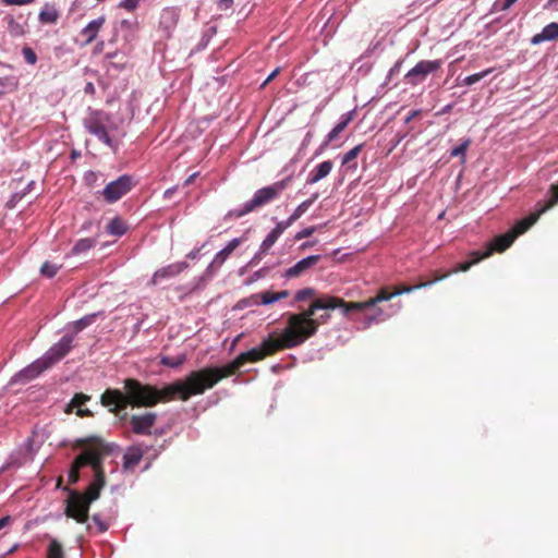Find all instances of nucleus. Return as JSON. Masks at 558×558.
I'll list each match as a JSON object with an SVG mask.
<instances>
[{"label": "nucleus", "instance_id": "obj_17", "mask_svg": "<svg viewBox=\"0 0 558 558\" xmlns=\"http://www.w3.org/2000/svg\"><path fill=\"white\" fill-rule=\"evenodd\" d=\"M320 259V255H311L299 260L295 265L288 268L283 275L284 278H296L302 276L306 270L315 266Z\"/></svg>", "mask_w": 558, "mask_h": 558}, {"label": "nucleus", "instance_id": "obj_45", "mask_svg": "<svg viewBox=\"0 0 558 558\" xmlns=\"http://www.w3.org/2000/svg\"><path fill=\"white\" fill-rule=\"evenodd\" d=\"M93 521L95 522V524L97 525L98 527V532L99 533H104L108 530V524L106 522H104L99 515L95 514L93 515Z\"/></svg>", "mask_w": 558, "mask_h": 558}, {"label": "nucleus", "instance_id": "obj_41", "mask_svg": "<svg viewBox=\"0 0 558 558\" xmlns=\"http://www.w3.org/2000/svg\"><path fill=\"white\" fill-rule=\"evenodd\" d=\"M230 255L231 252L223 247L215 255L211 266L220 267Z\"/></svg>", "mask_w": 558, "mask_h": 558}, {"label": "nucleus", "instance_id": "obj_34", "mask_svg": "<svg viewBox=\"0 0 558 558\" xmlns=\"http://www.w3.org/2000/svg\"><path fill=\"white\" fill-rule=\"evenodd\" d=\"M186 360L184 354L178 356H162L160 363L165 366L177 368L181 366Z\"/></svg>", "mask_w": 558, "mask_h": 558}, {"label": "nucleus", "instance_id": "obj_29", "mask_svg": "<svg viewBox=\"0 0 558 558\" xmlns=\"http://www.w3.org/2000/svg\"><path fill=\"white\" fill-rule=\"evenodd\" d=\"M106 229L109 234L121 236L126 232L128 227L120 217H116L110 220Z\"/></svg>", "mask_w": 558, "mask_h": 558}, {"label": "nucleus", "instance_id": "obj_60", "mask_svg": "<svg viewBox=\"0 0 558 558\" xmlns=\"http://www.w3.org/2000/svg\"><path fill=\"white\" fill-rule=\"evenodd\" d=\"M86 89H88V90H93V89H94L93 84H90V83H89V84L87 85Z\"/></svg>", "mask_w": 558, "mask_h": 558}, {"label": "nucleus", "instance_id": "obj_53", "mask_svg": "<svg viewBox=\"0 0 558 558\" xmlns=\"http://www.w3.org/2000/svg\"><path fill=\"white\" fill-rule=\"evenodd\" d=\"M421 114V111L420 110H412L408 117L405 118V123H409L410 121H412L413 119H415L416 117H418Z\"/></svg>", "mask_w": 558, "mask_h": 558}, {"label": "nucleus", "instance_id": "obj_46", "mask_svg": "<svg viewBox=\"0 0 558 558\" xmlns=\"http://www.w3.org/2000/svg\"><path fill=\"white\" fill-rule=\"evenodd\" d=\"M35 0H1L5 5H26L33 3Z\"/></svg>", "mask_w": 558, "mask_h": 558}, {"label": "nucleus", "instance_id": "obj_43", "mask_svg": "<svg viewBox=\"0 0 558 558\" xmlns=\"http://www.w3.org/2000/svg\"><path fill=\"white\" fill-rule=\"evenodd\" d=\"M293 221H290V218H288L286 221H280L276 225V227L271 230L275 234L280 236L287 228H289Z\"/></svg>", "mask_w": 558, "mask_h": 558}, {"label": "nucleus", "instance_id": "obj_18", "mask_svg": "<svg viewBox=\"0 0 558 558\" xmlns=\"http://www.w3.org/2000/svg\"><path fill=\"white\" fill-rule=\"evenodd\" d=\"M186 267H187V264L185 262L173 263L166 267H162L155 271V274L151 277L150 283L153 286H156L162 279H168V278L179 275Z\"/></svg>", "mask_w": 558, "mask_h": 558}, {"label": "nucleus", "instance_id": "obj_16", "mask_svg": "<svg viewBox=\"0 0 558 558\" xmlns=\"http://www.w3.org/2000/svg\"><path fill=\"white\" fill-rule=\"evenodd\" d=\"M289 294L290 293L288 290H282L279 292H274V291H269V290L262 291V292L252 294L250 296V303L253 305H269L277 301L287 299L289 296Z\"/></svg>", "mask_w": 558, "mask_h": 558}, {"label": "nucleus", "instance_id": "obj_56", "mask_svg": "<svg viewBox=\"0 0 558 558\" xmlns=\"http://www.w3.org/2000/svg\"><path fill=\"white\" fill-rule=\"evenodd\" d=\"M196 177H197V173H196V172H195V173H193V174H191V175L185 180L184 185H185V186L190 185V184L195 180V178H196Z\"/></svg>", "mask_w": 558, "mask_h": 558}, {"label": "nucleus", "instance_id": "obj_37", "mask_svg": "<svg viewBox=\"0 0 558 558\" xmlns=\"http://www.w3.org/2000/svg\"><path fill=\"white\" fill-rule=\"evenodd\" d=\"M493 72V69H487V70H484L480 73H475V74H472V75H469L466 76L463 81H462V85L464 86H471L477 82H480L482 78L486 77L488 74H490Z\"/></svg>", "mask_w": 558, "mask_h": 558}, {"label": "nucleus", "instance_id": "obj_5", "mask_svg": "<svg viewBox=\"0 0 558 558\" xmlns=\"http://www.w3.org/2000/svg\"><path fill=\"white\" fill-rule=\"evenodd\" d=\"M558 204V183L550 186V198L535 213L530 214L527 217L519 220L509 230L512 234H515V239L525 233L541 217L542 214L550 209L553 206Z\"/></svg>", "mask_w": 558, "mask_h": 558}, {"label": "nucleus", "instance_id": "obj_52", "mask_svg": "<svg viewBox=\"0 0 558 558\" xmlns=\"http://www.w3.org/2000/svg\"><path fill=\"white\" fill-rule=\"evenodd\" d=\"M88 324H89V318H87V317L82 318L78 322H76V329L82 330L83 328L88 326Z\"/></svg>", "mask_w": 558, "mask_h": 558}, {"label": "nucleus", "instance_id": "obj_12", "mask_svg": "<svg viewBox=\"0 0 558 558\" xmlns=\"http://www.w3.org/2000/svg\"><path fill=\"white\" fill-rule=\"evenodd\" d=\"M393 296H396V294H393V290L390 291L388 287H384L378 290L375 296L362 302H350V304L347 306L349 310H354V312H363L371 307H375L380 302L389 301Z\"/></svg>", "mask_w": 558, "mask_h": 558}, {"label": "nucleus", "instance_id": "obj_50", "mask_svg": "<svg viewBox=\"0 0 558 558\" xmlns=\"http://www.w3.org/2000/svg\"><path fill=\"white\" fill-rule=\"evenodd\" d=\"M76 415L80 416V417H90L93 416V413L90 410L88 409H77L76 410Z\"/></svg>", "mask_w": 558, "mask_h": 558}, {"label": "nucleus", "instance_id": "obj_58", "mask_svg": "<svg viewBox=\"0 0 558 558\" xmlns=\"http://www.w3.org/2000/svg\"><path fill=\"white\" fill-rule=\"evenodd\" d=\"M556 3H558V0H548V2L545 4V9L551 8Z\"/></svg>", "mask_w": 558, "mask_h": 558}, {"label": "nucleus", "instance_id": "obj_21", "mask_svg": "<svg viewBox=\"0 0 558 558\" xmlns=\"http://www.w3.org/2000/svg\"><path fill=\"white\" fill-rule=\"evenodd\" d=\"M558 39V23L551 22L546 25L541 33L534 35L531 39L533 45H539L543 41Z\"/></svg>", "mask_w": 558, "mask_h": 558}, {"label": "nucleus", "instance_id": "obj_40", "mask_svg": "<svg viewBox=\"0 0 558 558\" xmlns=\"http://www.w3.org/2000/svg\"><path fill=\"white\" fill-rule=\"evenodd\" d=\"M89 399H90V397L87 395L75 393L68 407L81 409L82 405H84Z\"/></svg>", "mask_w": 558, "mask_h": 558}, {"label": "nucleus", "instance_id": "obj_7", "mask_svg": "<svg viewBox=\"0 0 558 558\" xmlns=\"http://www.w3.org/2000/svg\"><path fill=\"white\" fill-rule=\"evenodd\" d=\"M101 463V454L96 450H87L78 454L73 461L69 471V483L75 484L80 478V470L85 465H90L93 471L98 469Z\"/></svg>", "mask_w": 558, "mask_h": 558}, {"label": "nucleus", "instance_id": "obj_47", "mask_svg": "<svg viewBox=\"0 0 558 558\" xmlns=\"http://www.w3.org/2000/svg\"><path fill=\"white\" fill-rule=\"evenodd\" d=\"M314 231H315V227L305 228L296 233L295 239L301 240V239L311 236L314 233Z\"/></svg>", "mask_w": 558, "mask_h": 558}, {"label": "nucleus", "instance_id": "obj_8", "mask_svg": "<svg viewBox=\"0 0 558 558\" xmlns=\"http://www.w3.org/2000/svg\"><path fill=\"white\" fill-rule=\"evenodd\" d=\"M133 186L134 183L132 177L124 174L108 183L102 190L101 194L106 202L112 204L128 194Z\"/></svg>", "mask_w": 558, "mask_h": 558}, {"label": "nucleus", "instance_id": "obj_28", "mask_svg": "<svg viewBox=\"0 0 558 558\" xmlns=\"http://www.w3.org/2000/svg\"><path fill=\"white\" fill-rule=\"evenodd\" d=\"M7 29L12 37H22L25 34V25L17 22L12 15L4 17Z\"/></svg>", "mask_w": 558, "mask_h": 558}, {"label": "nucleus", "instance_id": "obj_2", "mask_svg": "<svg viewBox=\"0 0 558 558\" xmlns=\"http://www.w3.org/2000/svg\"><path fill=\"white\" fill-rule=\"evenodd\" d=\"M303 319L299 315H289L287 327L280 336L269 335L259 347L253 348L246 352L239 354L232 362L221 367H207L214 385H217L221 379L230 377L246 363H255L264 360L267 356L274 355L279 351L292 349L302 344L304 337L310 332L296 331L295 327L302 323Z\"/></svg>", "mask_w": 558, "mask_h": 558}, {"label": "nucleus", "instance_id": "obj_10", "mask_svg": "<svg viewBox=\"0 0 558 558\" xmlns=\"http://www.w3.org/2000/svg\"><path fill=\"white\" fill-rule=\"evenodd\" d=\"M74 337L70 335L63 336L58 343L52 345L43 356L52 367L58 361L64 357L71 350Z\"/></svg>", "mask_w": 558, "mask_h": 558}, {"label": "nucleus", "instance_id": "obj_55", "mask_svg": "<svg viewBox=\"0 0 558 558\" xmlns=\"http://www.w3.org/2000/svg\"><path fill=\"white\" fill-rule=\"evenodd\" d=\"M518 0H505V2L501 5V10H508Z\"/></svg>", "mask_w": 558, "mask_h": 558}, {"label": "nucleus", "instance_id": "obj_61", "mask_svg": "<svg viewBox=\"0 0 558 558\" xmlns=\"http://www.w3.org/2000/svg\"><path fill=\"white\" fill-rule=\"evenodd\" d=\"M377 312V315H381L383 314V311L380 308L376 310Z\"/></svg>", "mask_w": 558, "mask_h": 558}, {"label": "nucleus", "instance_id": "obj_9", "mask_svg": "<svg viewBox=\"0 0 558 558\" xmlns=\"http://www.w3.org/2000/svg\"><path fill=\"white\" fill-rule=\"evenodd\" d=\"M440 68V61L423 60L412 68L407 74L405 80L411 85H417L423 82L426 76Z\"/></svg>", "mask_w": 558, "mask_h": 558}, {"label": "nucleus", "instance_id": "obj_42", "mask_svg": "<svg viewBox=\"0 0 558 558\" xmlns=\"http://www.w3.org/2000/svg\"><path fill=\"white\" fill-rule=\"evenodd\" d=\"M22 54L24 57V60L28 63L34 65L37 62V54L31 47H24L22 49Z\"/></svg>", "mask_w": 558, "mask_h": 558}, {"label": "nucleus", "instance_id": "obj_27", "mask_svg": "<svg viewBox=\"0 0 558 558\" xmlns=\"http://www.w3.org/2000/svg\"><path fill=\"white\" fill-rule=\"evenodd\" d=\"M143 458V450L138 447L130 448L123 457L125 469H134Z\"/></svg>", "mask_w": 558, "mask_h": 558}, {"label": "nucleus", "instance_id": "obj_54", "mask_svg": "<svg viewBox=\"0 0 558 558\" xmlns=\"http://www.w3.org/2000/svg\"><path fill=\"white\" fill-rule=\"evenodd\" d=\"M12 519L10 515H5L0 519V530L8 526L11 523Z\"/></svg>", "mask_w": 558, "mask_h": 558}, {"label": "nucleus", "instance_id": "obj_20", "mask_svg": "<svg viewBox=\"0 0 558 558\" xmlns=\"http://www.w3.org/2000/svg\"><path fill=\"white\" fill-rule=\"evenodd\" d=\"M515 240V234H512L510 231L497 235L493 239V241L489 243L488 248L485 252H490V255L493 252H505L508 247L511 246V244Z\"/></svg>", "mask_w": 558, "mask_h": 558}, {"label": "nucleus", "instance_id": "obj_36", "mask_svg": "<svg viewBox=\"0 0 558 558\" xmlns=\"http://www.w3.org/2000/svg\"><path fill=\"white\" fill-rule=\"evenodd\" d=\"M315 198L306 199L303 203H301L293 211V214L289 217L290 221H296L299 218H301L302 215L306 213V210L310 208V206L314 203Z\"/></svg>", "mask_w": 558, "mask_h": 558}, {"label": "nucleus", "instance_id": "obj_49", "mask_svg": "<svg viewBox=\"0 0 558 558\" xmlns=\"http://www.w3.org/2000/svg\"><path fill=\"white\" fill-rule=\"evenodd\" d=\"M280 72V68L275 69L268 77L265 80V82L262 84V88H264L267 84H269Z\"/></svg>", "mask_w": 558, "mask_h": 558}, {"label": "nucleus", "instance_id": "obj_1", "mask_svg": "<svg viewBox=\"0 0 558 558\" xmlns=\"http://www.w3.org/2000/svg\"><path fill=\"white\" fill-rule=\"evenodd\" d=\"M213 379L207 367L191 372L184 379L177 380L158 389L148 384H142L134 378L124 380V390L106 389L100 402L109 412L119 414L128 405L133 408H151L159 402H169L174 399L187 401L191 397L203 395L214 387Z\"/></svg>", "mask_w": 558, "mask_h": 558}, {"label": "nucleus", "instance_id": "obj_24", "mask_svg": "<svg viewBox=\"0 0 558 558\" xmlns=\"http://www.w3.org/2000/svg\"><path fill=\"white\" fill-rule=\"evenodd\" d=\"M332 167L333 165L330 160L320 162L311 171L307 178V184H315L322 179L326 178L332 170Z\"/></svg>", "mask_w": 558, "mask_h": 558}, {"label": "nucleus", "instance_id": "obj_4", "mask_svg": "<svg viewBox=\"0 0 558 558\" xmlns=\"http://www.w3.org/2000/svg\"><path fill=\"white\" fill-rule=\"evenodd\" d=\"M286 187L287 180L277 181L271 185L262 187L254 193L252 199L246 202L241 209H234L230 215L235 218H241L276 199Z\"/></svg>", "mask_w": 558, "mask_h": 558}, {"label": "nucleus", "instance_id": "obj_3", "mask_svg": "<svg viewBox=\"0 0 558 558\" xmlns=\"http://www.w3.org/2000/svg\"><path fill=\"white\" fill-rule=\"evenodd\" d=\"M350 302H345L343 299L338 296H331V295H324L322 298L315 299L307 310L301 312V313H293L292 315H299L303 319L302 323L298 324L295 327L296 331H304L310 332L308 336L304 337L302 340V343H304L307 339L312 338L316 335L319 325L326 324L330 319L329 313H324L319 317L314 318V314L316 311H329L335 308H341L343 314H350L354 312V310H349L347 305H349Z\"/></svg>", "mask_w": 558, "mask_h": 558}, {"label": "nucleus", "instance_id": "obj_14", "mask_svg": "<svg viewBox=\"0 0 558 558\" xmlns=\"http://www.w3.org/2000/svg\"><path fill=\"white\" fill-rule=\"evenodd\" d=\"M50 368V365L47 363L44 356L37 359L35 362L20 371L14 376V381H29L36 377H38L43 372Z\"/></svg>", "mask_w": 558, "mask_h": 558}, {"label": "nucleus", "instance_id": "obj_48", "mask_svg": "<svg viewBox=\"0 0 558 558\" xmlns=\"http://www.w3.org/2000/svg\"><path fill=\"white\" fill-rule=\"evenodd\" d=\"M241 239L235 238L231 240L225 247L232 253L241 244Z\"/></svg>", "mask_w": 558, "mask_h": 558}, {"label": "nucleus", "instance_id": "obj_44", "mask_svg": "<svg viewBox=\"0 0 558 558\" xmlns=\"http://www.w3.org/2000/svg\"><path fill=\"white\" fill-rule=\"evenodd\" d=\"M138 3H140V0H123L120 3V7L128 11H133L137 8Z\"/></svg>", "mask_w": 558, "mask_h": 558}, {"label": "nucleus", "instance_id": "obj_39", "mask_svg": "<svg viewBox=\"0 0 558 558\" xmlns=\"http://www.w3.org/2000/svg\"><path fill=\"white\" fill-rule=\"evenodd\" d=\"M316 294V291L315 289L313 288H304L302 290H299L296 293H295V301L296 302H303V301H306L307 299H311L313 296H315Z\"/></svg>", "mask_w": 558, "mask_h": 558}, {"label": "nucleus", "instance_id": "obj_19", "mask_svg": "<svg viewBox=\"0 0 558 558\" xmlns=\"http://www.w3.org/2000/svg\"><path fill=\"white\" fill-rule=\"evenodd\" d=\"M106 22V17L102 15V16H99L98 19L96 20H93L92 22H89L80 33V35L84 38V45H89L92 44L100 28L104 26Z\"/></svg>", "mask_w": 558, "mask_h": 558}, {"label": "nucleus", "instance_id": "obj_22", "mask_svg": "<svg viewBox=\"0 0 558 558\" xmlns=\"http://www.w3.org/2000/svg\"><path fill=\"white\" fill-rule=\"evenodd\" d=\"M86 128L88 132L98 137L99 141L108 146H112V140L109 136L106 126L98 120H90L87 122Z\"/></svg>", "mask_w": 558, "mask_h": 558}, {"label": "nucleus", "instance_id": "obj_32", "mask_svg": "<svg viewBox=\"0 0 558 558\" xmlns=\"http://www.w3.org/2000/svg\"><path fill=\"white\" fill-rule=\"evenodd\" d=\"M434 283H435V281H434V279H432V280H427V281H421V282H418L415 286L401 284V286L396 287L393 289V294H396V296H397V295H401L403 293H410V292H412L414 290L426 288V287H429V286H432Z\"/></svg>", "mask_w": 558, "mask_h": 558}, {"label": "nucleus", "instance_id": "obj_31", "mask_svg": "<svg viewBox=\"0 0 558 558\" xmlns=\"http://www.w3.org/2000/svg\"><path fill=\"white\" fill-rule=\"evenodd\" d=\"M363 148V144H359L344 154L342 158V165L349 168L356 169L357 163L354 161Z\"/></svg>", "mask_w": 558, "mask_h": 558}, {"label": "nucleus", "instance_id": "obj_38", "mask_svg": "<svg viewBox=\"0 0 558 558\" xmlns=\"http://www.w3.org/2000/svg\"><path fill=\"white\" fill-rule=\"evenodd\" d=\"M471 145V140L466 138L464 140L459 146L454 147L450 155L451 157H462V161H465V151L468 150L469 146Z\"/></svg>", "mask_w": 558, "mask_h": 558}, {"label": "nucleus", "instance_id": "obj_35", "mask_svg": "<svg viewBox=\"0 0 558 558\" xmlns=\"http://www.w3.org/2000/svg\"><path fill=\"white\" fill-rule=\"evenodd\" d=\"M61 269V265L45 262L40 267V274L46 278H53Z\"/></svg>", "mask_w": 558, "mask_h": 558}, {"label": "nucleus", "instance_id": "obj_59", "mask_svg": "<svg viewBox=\"0 0 558 558\" xmlns=\"http://www.w3.org/2000/svg\"><path fill=\"white\" fill-rule=\"evenodd\" d=\"M404 137H405V134H403V135H398V138H397V141H396V143H395L393 147H396L397 145H399V144H400V142H401Z\"/></svg>", "mask_w": 558, "mask_h": 558}, {"label": "nucleus", "instance_id": "obj_6", "mask_svg": "<svg viewBox=\"0 0 558 558\" xmlns=\"http://www.w3.org/2000/svg\"><path fill=\"white\" fill-rule=\"evenodd\" d=\"M90 502L78 492L71 490L66 499L65 514L77 523L88 520Z\"/></svg>", "mask_w": 558, "mask_h": 558}, {"label": "nucleus", "instance_id": "obj_25", "mask_svg": "<svg viewBox=\"0 0 558 558\" xmlns=\"http://www.w3.org/2000/svg\"><path fill=\"white\" fill-rule=\"evenodd\" d=\"M60 17L59 11L52 4H45L38 15V20L43 24H56Z\"/></svg>", "mask_w": 558, "mask_h": 558}, {"label": "nucleus", "instance_id": "obj_13", "mask_svg": "<svg viewBox=\"0 0 558 558\" xmlns=\"http://www.w3.org/2000/svg\"><path fill=\"white\" fill-rule=\"evenodd\" d=\"M470 256L472 257L471 260L469 262H464V263H460L457 265L456 268L445 272V274H440L438 271H435L434 272V281L435 282H438V281H441L446 278H448L449 276H451L452 274H457V272H460V271H468L473 265L477 264L478 262H481L482 259L484 258H487L490 256V252H480V251H474L470 254Z\"/></svg>", "mask_w": 558, "mask_h": 558}, {"label": "nucleus", "instance_id": "obj_30", "mask_svg": "<svg viewBox=\"0 0 558 558\" xmlns=\"http://www.w3.org/2000/svg\"><path fill=\"white\" fill-rule=\"evenodd\" d=\"M95 245H96L95 239H92V238L80 239L72 247L71 254L72 255L83 254V253L89 251L90 248L95 247Z\"/></svg>", "mask_w": 558, "mask_h": 558}, {"label": "nucleus", "instance_id": "obj_33", "mask_svg": "<svg viewBox=\"0 0 558 558\" xmlns=\"http://www.w3.org/2000/svg\"><path fill=\"white\" fill-rule=\"evenodd\" d=\"M47 558H64L62 545L57 539H51L47 550Z\"/></svg>", "mask_w": 558, "mask_h": 558}, {"label": "nucleus", "instance_id": "obj_51", "mask_svg": "<svg viewBox=\"0 0 558 558\" xmlns=\"http://www.w3.org/2000/svg\"><path fill=\"white\" fill-rule=\"evenodd\" d=\"M232 4H233V0H219L218 1V5L221 10H227V9L231 8Z\"/></svg>", "mask_w": 558, "mask_h": 558}, {"label": "nucleus", "instance_id": "obj_15", "mask_svg": "<svg viewBox=\"0 0 558 558\" xmlns=\"http://www.w3.org/2000/svg\"><path fill=\"white\" fill-rule=\"evenodd\" d=\"M94 481L88 485L85 493L82 494L90 504L99 498L100 490L106 484V476L102 468V462L98 465V469L94 470Z\"/></svg>", "mask_w": 558, "mask_h": 558}, {"label": "nucleus", "instance_id": "obj_11", "mask_svg": "<svg viewBox=\"0 0 558 558\" xmlns=\"http://www.w3.org/2000/svg\"><path fill=\"white\" fill-rule=\"evenodd\" d=\"M157 420V414L154 412H146L144 414H134L130 416V425L132 432L136 435H150Z\"/></svg>", "mask_w": 558, "mask_h": 558}, {"label": "nucleus", "instance_id": "obj_57", "mask_svg": "<svg viewBox=\"0 0 558 558\" xmlns=\"http://www.w3.org/2000/svg\"><path fill=\"white\" fill-rule=\"evenodd\" d=\"M17 549V544L13 545L5 554L2 555L1 558H4L8 555L13 554Z\"/></svg>", "mask_w": 558, "mask_h": 558}, {"label": "nucleus", "instance_id": "obj_26", "mask_svg": "<svg viewBox=\"0 0 558 558\" xmlns=\"http://www.w3.org/2000/svg\"><path fill=\"white\" fill-rule=\"evenodd\" d=\"M278 239L279 236L275 234L272 231H270L268 235L265 238V240L262 242L258 253L252 258L250 264H257L262 259L263 255H265L271 248V246L276 243Z\"/></svg>", "mask_w": 558, "mask_h": 558}, {"label": "nucleus", "instance_id": "obj_23", "mask_svg": "<svg viewBox=\"0 0 558 558\" xmlns=\"http://www.w3.org/2000/svg\"><path fill=\"white\" fill-rule=\"evenodd\" d=\"M353 120V112H348L341 117V121L328 133L325 142L322 145V149L326 148L331 142L338 138L339 134L348 126Z\"/></svg>", "mask_w": 558, "mask_h": 558}]
</instances>
